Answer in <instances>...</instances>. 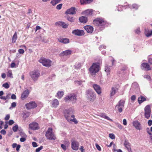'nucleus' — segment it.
I'll use <instances>...</instances> for the list:
<instances>
[{"instance_id": "obj_1", "label": "nucleus", "mask_w": 152, "mask_h": 152, "mask_svg": "<svg viewBox=\"0 0 152 152\" xmlns=\"http://www.w3.org/2000/svg\"><path fill=\"white\" fill-rule=\"evenodd\" d=\"M86 94V97L89 101L93 102L96 99V94L92 90L89 89L87 90Z\"/></svg>"}, {"instance_id": "obj_2", "label": "nucleus", "mask_w": 152, "mask_h": 152, "mask_svg": "<svg viewBox=\"0 0 152 152\" xmlns=\"http://www.w3.org/2000/svg\"><path fill=\"white\" fill-rule=\"evenodd\" d=\"M100 63H95L93 64L89 68V71L92 75H94L99 71Z\"/></svg>"}, {"instance_id": "obj_3", "label": "nucleus", "mask_w": 152, "mask_h": 152, "mask_svg": "<svg viewBox=\"0 0 152 152\" xmlns=\"http://www.w3.org/2000/svg\"><path fill=\"white\" fill-rule=\"evenodd\" d=\"M93 23L96 26L103 27L106 25L107 22L102 18H98L93 20Z\"/></svg>"}, {"instance_id": "obj_4", "label": "nucleus", "mask_w": 152, "mask_h": 152, "mask_svg": "<svg viewBox=\"0 0 152 152\" xmlns=\"http://www.w3.org/2000/svg\"><path fill=\"white\" fill-rule=\"evenodd\" d=\"M45 136L49 140H55L56 139L55 135L53 132L52 128H49L46 133Z\"/></svg>"}, {"instance_id": "obj_5", "label": "nucleus", "mask_w": 152, "mask_h": 152, "mask_svg": "<svg viewBox=\"0 0 152 152\" xmlns=\"http://www.w3.org/2000/svg\"><path fill=\"white\" fill-rule=\"evenodd\" d=\"M39 61L42 65L48 67L51 66L52 61L49 59H46L43 57H42L39 60Z\"/></svg>"}, {"instance_id": "obj_6", "label": "nucleus", "mask_w": 152, "mask_h": 152, "mask_svg": "<svg viewBox=\"0 0 152 152\" xmlns=\"http://www.w3.org/2000/svg\"><path fill=\"white\" fill-rule=\"evenodd\" d=\"M73 110L71 108L68 110H66L64 112V114L65 117L67 120L69 122V119L71 118H74L75 117L74 115L72 114Z\"/></svg>"}, {"instance_id": "obj_7", "label": "nucleus", "mask_w": 152, "mask_h": 152, "mask_svg": "<svg viewBox=\"0 0 152 152\" xmlns=\"http://www.w3.org/2000/svg\"><path fill=\"white\" fill-rule=\"evenodd\" d=\"M65 102L71 101L72 103H75L76 101V97L74 94H71L66 96L64 98Z\"/></svg>"}, {"instance_id": "obj_8", "label": "nucleus", "mask_w": 152, "mask_h": 152, "mask_svg": "<svg viewBox=\"0 0 152 152\" xmlns=\"http://www.w3.org/2000/svg\"><path fill=\"white\" fill-rule=\"evenodd\" d=\"M29 75L32 80L34 81H36L39 77L40 73L39 71L34 70L32 72H30Z\"/></svg>"}, {"instance_id": "obj_9", "label": "nucleus", "mask_w": 152, "mask_h": 152, "mask_svg": "<svg viewBox=\"0 0 152 152\" xmlns=\"http://www.w3.org/2000/svg\"><path fill=\"white\" fill-rule=\"evenodd\" d=\"M125 102L121 100H120L115 107V108L119 112L121 113L123 111V108L124 107Z\"/></svg>"}, {"instance_id": "obj_10", "label": "nucleus", "mask_w": 152, "mask_h": 152, "mask_svg": "<svg viewBox=\"0 0 152 152\" xmlns=\"http://www.w3.org/2000/svg\"><path fill=\"white\" fill-rule=\"evenodd\" d=\"M145 116V118L148 119L150 117L151 114V108L149 105L146 106L144 108Z\"/></svg>"}, {"instance_id": "obj_11", "label": "nucleus", "mask_w": 152, "mask_h": 152, "mask_svg": "<svg viewBox=\"0 0 152 152\" xmlns=\"http://www.w3.org/2000/svg\"><path fill=\"white\" fill-rule=\"evenodd\" d=\"M71 141L72 148L74 150L77 151L78 150L79 148L78 142L73 139L71 140Z\"/></svg>"}, {"instance_id": "obj_12", "label": "nucleus", "mask_w": 152, "mask_h": 152, "mask_svg": "<svg viewBox=\"0 0 152 152\" xmlns=\"http://www.w3.org/2000/svg\"><path fill=\"white\" fill-rule=\"evenodd\" d=\"M72 33L75 35L80 36L84 35L85 33L83 30L75 29L73 31Z\"/></svg>"}, {"instance_id": "obj_13", "label": "nucleus", "mask_w": 152, "mask_h": 152, "mask_svg": "<svg viewBox=\"0 0 152 152\" xmlns=\"http://www.w3.org/2000/svg\"><path fill=\"white\" fill-rule=\"evenodd\" d=\"M26 108L28 109L34 108L37 106V104L35 102H31L26 104Z\"/></svg>"}, {"instance_id": "obj_14", "label": "nucleus", "mask_w": 152, "mask_h": 152, "mask_svg": "<svg viewBox=\"0 0 152 152\" xmlns=\"http://www.w3.org/2000/svg\"><path fill=\"white\" fill-rule=\"evenodd\" d=\"M29 128L32 130H36L39 129V127L37 123L34 122L29 124Z\"/></svg>"}, {"instance_id": "obj_15", "label": "nucleus", "mask_w": 152, "mask_h": 152, "mask_svg": "<svg viewBox=\"0 0 152 152\" xmlns=\"http://www.w3.org/2000/svg\"><path fill=\"white\" fill-rule=\"evenodd\" d=\"M93 87L98 94L99 95L101 93V88L99 85L95 84L93 85Z\"/></svg>"}, {"instance_id": "obj_16", "label": "nucleus", "mask_w": 152, "mask_h": 152, "mask_svg": "<svg viewBox=\"0 0 152 152\" xmlns=\"http://www.w3.org/2000/svg\"><path fill=\"white\" fill-rule=\"evenodd\" d=\"M76 9L75 7H72L70 9H68L66 13V14L73 15L76 13Z\"/></svg>"}, {"instance_id": "obj_17", "label": "nucleus", "mask_w": 152, "mask_h": 152, "mask_svg": "<svg viewBox=\"0 0 152 152\" xmlns=\"http://www.w3.org/2000/svg\"><path fill=\"white\" fill-rule=\"evenodd\" d=\"M141 69H144L145 70L148 71L151 70V69L149 65L147 63H143L141 64Z\"/></svg>"}, {"instance_id": "obj_18", "label": "nucleus", "mask_w": 152, "mask_h": 152, "mask_svg": "<svg viewBox=\"0 0 152 152\" xmlns=\"http://www.w3.org/2000/svg\"><path fill=\"white\" fill-rule=\"evenodd\" d=\"M56 26H61L64 28H67L68 25L62 21L56 22L55 24Z\"/></svg>"}, {"instance_id": "obj_19", "label": "nucleus", "mask_w": 152, "mask_h": 152, "mask_svg": "<svg viewBox=\"0 0 152 152\" xmlns=\"http://www.w3.org/2000/svg\"><path fill=\"white\" fill-rule=\"evenodd\" d=\"M72 53V51L70 50H67L65 51H63L60 54V56L61 57L64 56H67L70 55Z\"/></svg>"}, {"instance_id": "obj_20", "label": "nucleus", "mask_w": 152, "mask_h": 152, "mask_svg": "<svg viewBox=\"0 0 152 152\" xmlns=\"http://www.w3.org/2000/svg\"><path fill=\"white\" fill-rule=\"evenodd\" d=\"M85 30L88 33H91L94 30L93 27L90 26H86L84 27Z\"/></svg>"}, {"instance_id": "obj_21", "label": "nucleus", "mask_w": 152, "mask_h": 152, "mask_svg": "<svg viewBox=\"0 0 152 152\" xmlns=\"http://www.w3.org/2000/svg\"><path fill=\"white\" fill-rule=\"evenodd\" d=\"M29 92L28 90L24 91L22 94L21 98L22 99H24L26 98L28 96Z\"/></svg>"}, {"instance_id": "obj_22", "label": "nucleus", "mask_w": 152, "mask_h": 152, "mask_svg": "<svg viewBox=\"0 0 152 152\" xmlns=\"http://www.w3.org/2000/svg\"><path fill=\"white\" fill-rule=\"evenodd\" d=\"M133 125L137 129L140 130L141 129L140 124L137 121H135L133 122Z\"/></svg>"}, {"instance_id": "obj_23", "label": "nucleus", "mask_w": 152, "mask_h": 152, "mask_svg": "<svg viewBox=\"0 0 152 152\" xmlns=\"http://www.w3.org/2000/svg\"><path fill=\"white\" fill-rule=\"evenodd\" d=\"M58 40L59 42L64 44L68 43L69 42V40L67 38H59Z\"/></svg>"}, {"instance_id": "obj_24", "label": "nucleus", "mask_w": 152, "mask_h": 152, "mask_svg": "<svg viewBox=\"0 0 152 152\" xmlns=\"http://www.w3.org/2000/svg\"><path fill=\"white\" fill-rule=\"evenodd\" d=\"M51 104L52 107L56 108L59 104L58 101L57 99H55L52 102Z\"/></svg>"}, {"instance_id": "obj_25", "label": "nucleus", "mask_w": 152, "mask_h": 152, "mask_svg": "<svg viewBox=\"0 0 152 152\" xmlns=\"http://www.w3.org/2000/svg\"><path fill=\"white\" fill-rule=\"evenodd\" d=\"M79 20L81 23H84L87 22L88 19L86 17L83 16L79 18Z\"/></svg>"}, {"instance_id": "obj_26", "label": "nucleus", "mask_w": 152, "mask_h": 152, "mask_svg": "<svg viewBox=\"0 0 152 152\" xmlns=\"http://www.w3.org/2000/svg\"><path fill=\"white\" fill-rule=\"evenodd\" d=\"M84 15L86 16H90L92 14V10H87L83 12Z\"/></svg>"}, {"instance_id": "obj_27", "label": "nucleus", "mask_w": 152, "mask_h": 152, "mask_svg": "<svg viewBox=\"0 0 152 152\" xmlns=\"http://www.w3.org/2000/svg\"><path fill=\"white\" fill-rule=\"evenodd\" d=\"M146 100V98L142 96H140L138 98V101L139 104H141L144 101Z\"/></svg>"}, {"instance_id": "obj_28", "label": "nucleus", "mask_w": 152, "mask_h": 152, "mask_svg": "<svg viewBox=\"0 0 152 152\" xmlns=\"http://www.w3.org/2000/svg\"><path fill=\"white\" fill-rule=\"evenodd\" d=\"M118 90V88L116 87H112L110 91V96H112L114 95L116 92Z\"/></svg>"}, {"instance_id": "obj_29", "label": "nucleus", "mask_w": 152, "mask_h": 152, "mask_svg": "<svg viewBox=\"0 0 152 152\" xmlns=\"http://www.w3.org/2000/svg\"><path fill=\"white\" fill-rule=\"evenodd\" d=\"M124 145L126 149L131 147V144L128 141L125 139L124 141Z\"/></svg>"}, {"instance_id": "obj_30", "label": "nucleus", "mask_w": 152, "mask_h": 152, "mask_svg": "<svg viewBox=\"0 0 152 152\" xmlns=\"http://www.w3.org/2000/svg\"><path fill=\"white\" fill-rule=\"evenodd\" d=\"M145 34L147 37H149L152 35V30L150 32L148 30L145 29Z\"/></svg>"}, {"instance_id": "obj_31", "label": "nucleus", "mask_w": 152, "mask_h": 152, "mask_svg": "<svg viewBox=\"0 0 152 152\" xmlns=\"http://www.w3.org/2000/svg\"><path fill=\"white\" fill-rule=\"evenodd\" d=\"M93 0H81L80 3L81 4H87L92 2Z\"/></svg>"}, {"instance_id": "obj_32", "label": "nucleus", "mask_w": 152, "mask_h": 152, "mask_svg": "<svg viewBox=\"0 0 152 152\" xmlns=\"http://www.w3.org/2000/svg\"><path fill=\"white\" fill-rule=\"evenodd\" d=\"M64 92L62 91H58L57 93L58 98L59 99H61L64 95Z\"/></svg>"}, {"instance_id": "obj_33", "label": "nucleus", "mask_w": 152, "mask_h": 152, "mask_svg": "<svg viewBox=\"0 0 152 152\" xmlns=\"http://www.w3.org/2000/svg\"><path fill=\"white\" fill-rule=\"evenodd\" d=\"M100 116L105 119L109 120V121H112V120L110 119L107 116L105 113H102L101 114Z\"/></svg>"}, {"instance_id": "obj_34", "label": "nucleus", "mask_w": 152, "mask_h": 152, "mask_svg": "<svg viewBox=\"0 0 152 152\" xmlns=\"http://www.w3.org/2000/svg\"><path fill=\"white\" fill-rule=\"evenodd\" d=\"M17 39V36L16 32L14 33L12 38V42L15 43Z\"/></svg>"}, {"instance_id": "obj_35", "label": "nucleus", "mask_w": 152, "mask_h": 152, "mask_svg": "<svg viewBox=\"0 0 152 152\" xmlns=\"http://www.w3.org/2000/svg\"><path fill=\"white\" fill-rule=\"evenodd\" d=\"M110 66H109L108 65H107L105 66L104 70L106 72H107V75L110 74Z\"/></svg>"}, {"instance_id": "obj_36", "label": "nucleus", "mask_w": 152, "mask_h": 152, "mask_svg": "<svg viewBox=\"0 0 152 152\" xmlns=\"http://www.w3.org/2000/svg\"><path fill=\"white\" fill-rule=\"evenodd\" d=\"M66 18L68 21L71 22H73L74 21V19L72 17H70L69 16H67L66 17Z\"/></svg>"}, {"instance_id": "obj_37", "label": "nucleus", "mask_w": 152, "mask_h": 152, "mask_svg": "<svg viewBox=\"0 0 152 152\" xmlns=\"http://www.w3.org/2000/svg\"><path fill=\"white\" fill-rule=\"evenodd\" d=\"M2 86L6 89L9 88L10 87L9 84L7 83H6L3 84Z\"/></svg>"}, {"instance_id": "obj_38", "label": "nucleus", "mask_w": 152, "mask_h": 152, "mask_svg": "<svg viewBox=\"0 0 152 152\" xmlns=\"http://www.w3.org/2000/svg\"><path fill=\"white\" fill-rule=\"evenodd\" d=\"M138 7V5L136 4H133L132 5V8L135 10H137Z\"/></svg>"}, {"instance_id": "obj_39", "label": "nucleus", "mask_w": 152, "mask_h": 152, "mask_svg": "<svg viewBox=\"0 0 152 152\" xmlns=\"http://www.w3.org/2000/svg\"><path fill=\"white\" fill-rule=\"evenodd\" d=\"M18 129V126L17 125L14 126L12 128V130L14 132H16Z\"/></svg>"}, {"instance_id": "obj_40", "label": "nucleus", "mask_w": 152, "mask_h": 152, "mask_svg": "<svg viewBox=\"0 0 152 152\" xmlns=\"http://www.w3.org/2000/svg\"><path fill=\"white\" fill-rule=\"evenodd\" d=\"M81 66V63H78L77 64H76L75 65V68L77 69H78L80 68Z\"/></svg>"}, {"instance_id": "obj_41", "label": "nucleus", "mask_w": 152, "mask_h": 152, "mask_svg": "<svg viewBox=\"0 0 152 152\" xmlns=\"http://www.w3.org/2000/svg\"><path fill=\"white\" fill-rule=\"evenodd\" d=\"M72 121L75 123V124H76L77 123V121L75 118L71 119V118L69 119V121Z\"/></svg>"}, {"instance_id": "obj_42", "label": "nucleus", "mask_w": 152, "mask_h": 152, "mask_svg": "<svg viewBox=\"0 0 152 152\" xmlns=\"http://www.w3.org/2000/svg\"><path fill=\"white\" fill-rule=\"evenodd\" d=\"M109 137L112 139H114L115 138V136L113 134H109Z\"/></svg>"}, {"instance_id": "obj_43", "label": "nucleus", "mask_w": 152, "mask_h": 152, "mask_svg": "<svg viewBox=\"0 0 152 152\" xmlns=\"http://www.w3.org/2000/svg\"><path fill=\"white\" fill-rule=\"evenodd\" d=\"M43 147L41 146L40 147L37 148L35 150L36 152H39L43 148Z\"/></svg>"}, {"instance_id": "obj_44", "label": "nucleus", "mask_w": 152, "mask_h": 152, "mask_svg": "<svg viewBox=\"0 0 152 152\" xmlns=\"http://www.w3.org/2000/svg\"><path fill=\"white\" fill-rule=\"evenodd\" d=\"M62 5V4L58 5L56 7V9L58 10L61 9V8Z\"/></svg>"}, {"instance_id": "obj_45", "label": "nucleus", "mask_w": 152, "mask_h": 152, "mask_svg": "<svg viewBox=\"0 0 152 152\" xmlns=\"http://www.w3.org/2000/svg\"><path fill=\"white\" fill-rule=\"evenodd\" d=\"M19 53L20 54H23L24 52V50L22 49H20L18 50Z\"/></svg>"}, {"instance_id": "obj_46", "label": "nucleus", "mask_w": 152, "mask_h": 152, "mask_svg": "<svg viewBox=\"0 0 152 152\" xmlns=\"http://www.w3.org/2000/svg\"><path fill=\"white\" fill-rule=\"evenodd\" d=\"M136 99V97L135 95H132L131 96V99L132 101H134Z\"/></svg>"}, {"instance_id": "obj_47", "label": "nucleus", "mask_w": 152, "mask_h": 152, "mask_svg": "<svg viewBox=\"0 0 152 152\" xmlns=\"http://www.w3.org/2000/svg\"><path fill=\"white\" fill-rule=\"evenodd\" d=\"M32 146L34 147H36L37 146V143L34 142H32Z\"/></svg>"}, {"instance_id": "obj_48", "label": "nucleus", "mask_w": 152, "mask_h": 152, "mask_svg": "<svg viewBox=\"0 0 152 152\" xmlns=\"http://www.w3.org/2000/svg\"><path fill=\"white\" fill-rule=\"evenodd\" d=\"M61 147L62 148V149L64 151H65L66 149V146L63 144H61Z\"/></svg>"}, {"instance_id": "obj_49", "label": "nucleus", "mask_w": 152, "mask_h": 152, "mask_svg": "<svg viewBox=\"0 0 152 152\" xmlns=\"http://www.w3.org/2000/svg\"><path fill=\"white\" fill-rule=\"evenodd\" d=\"M20 135L22 137H26V135L23 132H21L20 133Z\"/></svg>"}, {"instance_id": "obj_50", "label": "nucleus", "mask_w": 152, "mask_h": 152, "mask_svg": "<svg viewBox=\"0 0 152 152\" xmlns=\"http://www.w3.org/2000/svg\"><path fill=\"white\" fill-rule=\"evenodd\" d=\"M7 76L8 77H12V72H10V71L8 72V74L7 75Z\"/></svg>"}, {"instance_id": "obj_51", "label": "nucleus", "mask_w": 152, "mask_h": 152, "mask_svg": "<svg viewBox=\"0 0 152 152\" xmlns=\"http://www.w3.org/2000/svg\"><path fill=\"white\" fill-rule=\"evenodd\" d=\"M14 121L13 120H10L8 122V124L9 125H11L14 123Z\"/></svg>"}, {"instance_id": "obj_52", "label": "nucleus", "mask_w": 152, "mask_h": 152, "mask_svg": "<svg viewBox=\"0 0 152 152\" xmlns=\"http://www.w3.org/2000/svg\"><path fill=\"white\" fill-rule=\"evenodd\" d=\"M96 146L97 149L99 151H100L101 150V148L99 145L98 144H96Z\"/></svg>"}, {"instance_id": "obj_53", "label": "nucleus", "mask_w": 152, "mask_h": 152, "mask_svg": "<svg viewBox=\"0 0 152 152\" xmlns=\"http://www.w3.org/2000/svg\"><path fill=\"white\" fill-rule=\"evenodd\" d=\"M26 140V138L25 137H21L20 139V141L21 142H24Z\"/></svg>"}, {"instance_id": "obj_54", "label": "nucleus", "mask_w": 152, "mask_h": 152, "mask_svg": "<svg viewBox=\"0 0 152 152\" xmlns=\"http://www.w3.org/2000/svg\"><path fill=\"white\" fill-rule=\"evenodd\" d=\"M16 95L14 94H12L11 96V98L13 99H16Z\"/></svg>"}, {"instance_id": "obj_55", "label": "nucleus", "mask_w": 152, "mask_h": 152, "mask_svg": "<svg viewBox=\"0 0 152 152\" xmlns=\"http://www.w3.org/2000/svg\"><path fill=\"white\" fill-rule=\"evenodd\" d=\"M148 125L151 126L152 125V121L151 120H149L148 122Z\"/></svg>"}, {"instance_id": "obj_56", "label": "nucleus", "mask_w": 152, "mask_h": 152, "mask_svg": "<svg viewBox=\"0 0 152 152\" xmlns=\"http://www.w3.org/2000/svg\"><path fill=\"white\" fill-rule=\"evenodd\" d=\"M0 132L1 134L4 135L6 134V131L4 129H2L1 131Z\"/></svg>"}, {"instance_id": "obj_57", "label": "nucleus", "mask_w": 152, "mask_h": 152, "mask_svg": "<svg viewBox=\"0 0 152 152\" xmlns=\"http://www.w3.org/2000/svg\"><path fill=\"white\" fill-rule=\"evenodd\" d=\"M16 105V104L15 102H13L11 104V107H15Z\"/></svg>"}, {"instance_id": "obj_58", "label": "nucleus", "mask_w": 152, "mask_h": 152, "mask_svg": "<svg viewBox=\"0 0 152 152\" xmlns=\"http://www.w3.org/2000/svg\"><path fill=\"white\" fill-rule=\"evenodd\" d=\"M28 13L29 14V15L31 16V14H32V12L31 9H29L28 10Z\"/></svg>"}, {"instance_id": "obj_59", "label": "nucleus", "mask_w": 152, "mask_h": 152, "mask_svg": "<svg viewBox=\"0 0 152 152\" xmlns=\"http://www.w3.org/2000/svg\"><path fill=\"white\" fill-rule=\"evenodd\" d=\"M10 116L9 115H7L5 118V120H8L10 118Z\"/></svg>"}, {"instance_id": "obj_60", "label": "nucleus", "mask_w": 152, "mask_h": 152, "mask_svg": "<svg viewBox=\"0 0 152 152\" xmlns=\"http://www.w3.org/2000/svg\"><path fill=\"white\" fill-rule=\"evenodd\" d=\"M20 147V145H18L16 147V150L17 151H19V150Z\"/></svg>"}, {"instance_id": "obj_61", "label": "nucleus", "mask_w": 152, "mask_h": 152, "mask_svg": "<svg viewBox=\"0 0 152 152\" xmlns=\"http://www.w3.org/2000/svg\"><path fill=\"white\" fill-rule=\"evenodd\" d=\"M135 32L137 34H139L140 32V29L139 28H138L136 31Z\"/></svg>"}, {"instance_id": "obj_62", "label": "nucleus", "mask_w": 152, "mask_h": 152, "mask_svg": "<svg viewBox=\"0 0 152 152\" xmlns=\"http://www.w3.org/2000/svg\"><path fill=\"white\" fill-rule=\"evenodd\" d=\"M6 75L5 73H3L1 74V77L3 78L4 79L6 78Z\"/></svg>"}, {"instance_id": "obj_63", "label": "nucleus", "mask_w": 152, "mask_h": 152, "mask_svg": "<svg viewBox=\"0 0 152 152\" xmlns=\"http://www.w3.org/2000/svg\"><path fill=\"white\" fill-rule=\"evenodd\" d=\"M123 124L125 125H126L127 124L126 121L125 119H124L123 120Z\"/></svg>"}, {"instance_id": "obj_64", "label": "nucleus", "mask_w": 152, "mask_h": 152, "mask_svg": "<svg viewBox=\"0 0 152 152\" xmlns=\"http://www.w3.org/2000/svg\"><path fill=\"white\" fill-rule=\"evenodd\" d=\"M144 77L148 79H151V77L148 75H145L144 76Z\"/></svg>"}]
</instances>
